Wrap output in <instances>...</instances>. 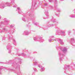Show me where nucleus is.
Instances as JSON below:
<instances>
[{"instance_id":"obj_32","label":"nucleus","mask_w":75,"mask_h":75,"mask_svg":"<svg viewBox=\"0 0 75 75\" xmlns=\"http://www.w3.org/2000/svg\"><path fill=\"white\" fill-rule=\"evenodd\" d=\"M14 27V25H10V27L11 28H12V27Z\"/></svg>"},{"instance_id":"obj_54","label":"nucleus","mask_w":75,"mask_h":75,"mask_svg":"<svg viewBox=\"0 0 75 75\" xmlns=\"http://www.w3.org/2000/svg\"><path fill=\"white\" fill-rule=\"evenodd\" d=\"M26 26H27V27H28V25H26Z\"/></svg>"},{"instance_id":"obj_31","label":"nucleus","mask_w":75,"mask_h":75,"mask_svg":"<svg viewBox=\"0 0 75 75\" xmlns=\"http://www.w3.org/2000/svg\"><path fill=\"white\" fill-rule=\"evenodd\" d=\"M61 48L62 47H56V49H57V50H59V49H60V50H61Z\"/></svg>"},{"instance_id":"obj_12","label":"nucleus","mask_w":75,"mask_h":75,"mask_svg":"<svg viewBox=\"0 0 75 75\" xmlns=\"http://www.w3.org/2000/svg\"><path fill=\"white\" fill-rule=\"evenodd\" d=\"M45 13L46 16V17L43 18V19H46V18H48L49 17V15H48V11L45 10Z\"/></svg>"},{"instance_id":"obj_48","label":"nucleus","mask_w":75,"mask_h":75,"mask_svg":"<svg viewBox=\"0 0 75 75\" xmlns=\"http://www.w3.org/2000/svg\"><path fill=\"white\" fill-rule=\"evenodd\" d=\"M0 33H3V31H0Z\"/></svg>"},{"instance_id":"obj_22","label":"nucleus","mask_w":75,"mask_h":75,"mask_svg":"<svg viewBox=\"0 0 75 75\" xmlns=\"http://www.w3.org/2000/svg\"><path fill=\"white\" fill-rule=\"evenodd\" d=\"M69 17L71 18H75V15H74L73 14H71L69 16Z\"/></svg>"},{"instance_id":"obj_39","label":"nucleus","mask_w":75,"mask_h":75,"mask_svg":"<svg viewBox=\"0 0 75 75\" xmlns=\"http://www.w3.org/2000/svg\"><path fill=\"white\" fill-rule=\"evenodd\" d=\"M18 60H20V61H21V58H18Z\"/></svg>"},{"instance_id":"obj_23","label":"nucleus","mask_w":75,"mask_h":75,"mask_svg":"<svg viewBox=\"0 0 75 75\" xmlns=\"http://www.w3.org/2000/svg\"><path fill=\"white\" fill-rule=\"evenodd\" d=\"M2 30L3 31H4L5 32H6V31H7V29H6L5 27L3 28Z\"/></svg>"},{"instance_id":"obj_3","label":"nucleus","mask_w":75,"mask_h":75,"mask_svg":"<svg viewBox=\"0 0 75 75\" xmlns=\"http://www.w3.org/2000/svg\"><path fill=\"white\" fill-rule=\"evenodd\" d=\"M21 64V61H19V62L17 63H16V62H13L11 64L12 65V68L13 69H20V64Z\"/></svg>"},{"instance_id":"obj_28","label":"nucleus","mask_w":75,"mask_h":75,"mask_svg":"<svg viewBox=\"0 0 75 75\" xmlns=\"http://www.w3.org/2000/svg\"><path fill=\"white\" fill-rule=\"evenodd\" d=\"M59 57H61V56L62 55V56H65L64 54H61V53H59Z\"/></svg>"},{"instance_id":"obj_51","label":"nucleus","mask_w":75,"mask_h":75,"mask_svg":"<svg viewBox=\"0 0 75 75\" xmlns=\"http://www.w3.org/2000/svg\"><path fill=\"white\" fill-rule=\"evenodd\" d=\"M44 30H45L46 29H47V28H46H46H44Z\"/></svg>"},{"instance_id":"obj_45","label":"nucleus","mask_w":75,"mask_h":75,"mask_svg":"<svg viewBox=\"0 0 75 75\" xmlns=\"http://www.w3.org/2000/svg\"><path fill=\"white\" fill-rule=\"evenodd\" d=\"M3 40H5V38H3Z\"/></svg>"},{"instance_id":"obj_27","label":"nucleus","mask_w":75,"mask_h":75,"mask_svg":"<svg viewBox=\"0 0 75 75\" xmlns=\"http://www.w3.org/2000/svg\"><path fill=\"white\" fill-rule=\"evenodd\" d=\"M48 27H53V26H54V25L52 24H50L48 25Z\"/></svg>"},{"instance_id":"obj_36","label":"nucleus","mask_w":75,"mask_h":75,"mask_svg":"<svg viewBox=\"0 0 75 75\" xmlns=\"http://www.w3.org/2000/svg\"><path fill=\"white\" fill-rule=\"evenodd\" d=\"M55 15L56 16H58V17H59V15L58 14H57V13H56Z\"/></svg>"},{"instance_id":"obj_50","label":"nucleus","mask_w":75,"mask_h":75,"mask_svg":"<svg viewBox=\"0 0 75 75\" xmlns=\"http://www.w3.org/2000/svg\"><path fill=\"white\" fill-rule=\"evenodd\" d=\"M73 31H75V29H73Z\"/></svg>"},{"instance_id":"obj_8","label":"nucleus","mask_w":75,"mask_h":75,"mask_svg":"<svg viewBox=\"0 0 75 75\" xmlns=\"http://www.w3.org/2000/svg\"><path fill=\"white\" fill-rule=\"evenodd\" d=\"M4 22H1L0 23V24H5V25H7V24H8V21L6 18L4 19Z\"/></svg>"},{"instance_id":"obj_44","label":"nucleus","mask_w":75,"mask_h":75,"mask_svg":"<svg viewBox=\"0 0 75 75\" xmlns=\"http://www.w3.org/2000/svg\"><path fill=\"white\" fill-rule=\"evenodd\" d=\"M2 27V26H1V25H0V28H1Z\"/></svg>"},{"instance_id":"obj_18","label":"nucleus","mask_w":75,"mask_h":75,"mask_svg":"<svg viewBox=\"0 0 75 75\" xmlns=\"http://www.w3.org/2000/svg\"><path fill=\"white\" fill-rule=\"evenodd\" d=\"M62 51L64 53L66 52L67 51V49L65 47H64L62 50Z\"/></svg>"},{"instance_id":"obj_14","label":"nucleus","mask_w":75,"mask_h":75,"mask_svg":"<svg viewBox=\"0 0 75 75\" xmlns=\"http://www.w3.org/2000/svg\"><path fill=\"white\" fill-rule=\"evenodd\" d=\"M64 69L65 70V71H67L68 70H69V66L66 65L65 66Z\"/></svg>"},{"instance_id":"obj_11","label":"nucleus","mask_w":75,"mask_h":75,"mask_svg":"<svg viewBox=\"0 0 75 75\" xmlns=\"http://www.w3.org/2000/svg\"><path fill=\"white\" fill-rule=\"evenodd\" d=\"M57 41L59 43L61 44V45H64V42H63V40L61 39H58Z\"/></svg>"},{"instance_id":"obj_38","label":"nucleus","mask_w":75,"mask_h":75,"mask_svg":"<svg viewBox=\"0 0 75 75\" xmlns=\"http://www.w3.org/2000/svg\"><path fill=\"white\" fill-rule=\"evenodd\" d=\"M49 2H52V0H49Z\"/></svg>"},{"instance_id":"obj_9","label":"nucleus","mask_w":75,"mask_h":75,"mask_svg":"<svg viewBox=\"0 0 75 75\" xmlns=\"http://www.w3.org/2000/svg\"><path fill=\"white\" fill-rule=\"evenodd\" d=\"M54 7L55 10L56 11H57V12H61V9L60 8H58V5H54Z\"/></svg>"},{"instance_id":"obj_41","label":"nucleus","mask_w":75,"mask_h":75,"mask_svg":"<svg viewBox=\"0 0 75 75\" xmlns=\"http://www.w3.org/2000/svg\"><path fill=\"white\" fill-rule=\"evenodd\" d=\"M13 7H17V6L16 5H14L13 6Z\"/></svg>"},{"instance_id":"obj_53","label":"nucleus","mask_w":75,"mask_h":75,"mask_svg":"<svg viewBox=\"0 0 75 75\" xmlns=\"http://www.w3.org/2000/svg\"><path fill=\"white\" fill-rule=\"evenodd\" d=\"M1 74V72H0V74Z\"/></svg>"},{"instance_id":"obj_25","label":"nucleus","mask_w":75,"mask_h":75,"mask_svg":"<svg viewBox=\"0 0 75 75\" xmlns=\"http://www.w3.org/2000/svg\"><path fill=\"white\" fill-rule=\"evenodd\" d=\"M13 44L16 45V40H15L13 39Z\"/></svg>"},{"instance_id":"obj_20","label":"nucleus","mask_w":75,"mask_h":75,"mask_svg":"<svg viewBox=\"0 0 75 75\" xmlns=\"http://www.w3.org/2000/svg\"><path fill=\"white\" fill-rule=\"evenodd\" d=\"M16 73L18 75H22V73H21L20 70Z\"/></svg>"},{"instance_id":"obj_29","label":"nucleus","mask_w":75,"mask_h":75,"mask_svg":"<svg viewBox=\"0 0 75 75\" xmlns=\"http://www.w3.org/2000/svg\"><path fill=\"white\" fill-rule=\"evenodd\" d=\"M71 41L72 42H75V40H74V38H72L71 39Z\"/></svg>"},{"instance_id":"obj_46","label":"nucleus","mask_w":75,"mask_h":75,"mask_svg":"<svg viewBox=\"0 0 75 75\" xmlns=\"http://www.w3.org/2000/svg\"><path fill=\"white\" fill-rule=\"evenodd\" d=\"M16 51L17 52V51H18V49L16 50Z\"/></svg>"},{"instance_id":"obj_6","label":"nucleus","mask_w":75,"mask_h":75,"mask_svg":"<svg viewBox=\"0 0 75 75\" xmlns=\"http://www.w3.org/2000/svg\"><path fill=\"white\" fill-rule=\"evenodd\" d=\"M51 21H52L53 23H55V24L56 25H57L58 24H59V21H57L54 18V17H52V19H51Z\"/></svg>"},{"instance_id":"obj_37","label":"nucleus","mask_w":75,"mask_h":75,"mask_svg":"<svg viewBox=\"0 0 75 75\" xmlns=\"http://www.w3.org/2000/svg\"><path fill=\"white\" fill-rule=\"evenodd\" d=\"M9 40H10L11 39H12V38H11L10 36H9Z\"/></svg>"},{"instance_id":"obj_4","label":"nucleus","mask_w":75,"mask_h":75,"mask_svg":"<svg viewBox=\"0 0 75 75\" xmlns=\"http://www.w3.org/2000/svg\"><path fill=\"white\" fill-rule=\"evenodd\" d=\"M11 6V4H10L8 2L6 3L3 2L1 4H0V7H1L2 9V8H4L5 7H7V6L10 7Z\"/></svg>"},{"instance_id":"obj_7","label":"nucleus","mask_w":75,"mask_h":75,"mask_svg":"<svg viewBox=\"0 0 75 75\" xmlns=\"http://www.w3.org/2000/svg\"><path fill=\"white\" fill-rule=\"evenodd\" d=\"M6 48L7 50H9L8 51V53L9 54H11V50L10 49H11V48H12V47H11V46L10 44H9L8 45V46L6 47Z\"/></svg>"},{"instance_id":"obj_26","label":"nucleus","mask_w":75,"mask_h":75,"mask_svg":"<svg viewBox=\"0 0 75 75\" xmlns=\"http://www.w3.org/2000/svg\"><path fill=\"white\" fill-rule=\"evenodd\" d=\"M33 39L35 41H38V39L37 38V37H35Z\"/></svg>"},{"instance_id":"obj_55","label":"nucleus","mask_w":75,"mask_h":75,"mask_svg":"<svg viewBox=\"0 0 75 75\" xmlns=\"http://www.w3.org/2000/svg\"><path fill=\"white\" fill-rule=\"evenodd\" d=\"M47 28V27H46V28Z\"/></svg>"},{"instance_id":"obj_30","label":"nucleus","mask_w":75,"mask_h":75,"mask_svg":"<svg viewBox=\"0 0 75 75\" xmlns=\"http://www.w3.org/2000/svg\"><path fill=\"white\" fill-rule=\"evenodd\" d=\"M11 4H12L13 5L15 4V3H14V0L12 1H11Z\"/></svg>"},{"instance_id":"obj_49","label":"nucleus","mask_w":75,"mask_h":75,"mask_svg":"<svg viewBox=\"0 0 75 75\" xmlns=\"http://www.w3.org/2000/svg\"><path fill=\"white\" fill-rule=\"evenodd\" d=\"M75 9L73 11V12H75Z\"/></svg>"},{"instance_id":"obj_42","label":"nucleus","mask_w":75,"mask_h":75,"mask_svg":"<svg viewBox=\"0 0 75 75\" xmlns=\"http://www.w3.org/2000/svg\"><path fill=\"white\" fill-rule=\"evenodd\" d=\"M36 53H37V52H33V54H35Z\"/></svg>"},{"instance_id":"obj_16","label":"nucleus","mask_w":75,"mask_h":75,"mask_svg":"<svg viewBox=\"0 0 75 75\" xmlns=\"http://www.w3.org/2000/svg\"><path fill=\"white\" fill-rule=\"evenodd\" d=\"M17 10H18V13L19 14H22V11H21V10L20 8L18 7L17 8Z\"/></svg>"},{"instance_id":"obj_21","label":"nucleus","mask_w":75,"mask_h":75,"mask_svg":"<svg viewBox=\"0 0 75 75\" xmlns=\"http://www.w3.org/2000/svg\"><path fill=\"white\" fill-rule=\"evenodd\" d=\"M22 55L23 57H24L25 56H26V54H25L24 53H22V54H18V56H21Z\"/></svg>"},{"instance_id":"obj_13","label":"nucleus","mask_w":75,"mask_h":75,"mask_svg":"<svg viewBox=\"0 0 75 75\" xmlns=\"http://www.w3.org/2000/svg\"><path fill=\"white\" fill-rule=\"evenodd\" d=\"M52 38H54V36H52L50 37V38L48 40L49 41V42H51L52 41H53L54 40H55V41L56 40H54V39H52Z\"/></svg>"},{"instance_id":"obj_52","label":"nucleus","mask_w":75,"mask_h":75,"mask_svg":"<svg viewBox=\"0 0 75 75\" xmlns=\"http://www.w3.org/2000/svg\"><path fill=\"white\" fill-rule=\"evenodd\" d=\"M60 1H64V0H60Z\"/></svg>"},{"instance_id":"obj_35","label":"nucleus","mask_w":75,"mask_h":75,"mask_svg":"<svg viewBox=\"0 0 75 75\" xmlns=\"http://www.w3.org/2000/svg\"><path fill=\"white\" fill-rule=\"evenodd\" d=\"M54 3H55V4L57 3V0H54Z\"/></svg>"},{"instance_id":"obj_5","label":"nucleus","mask_w":75,"mask_h":75,"mask_svg":"<svg viewBox=\"0 0 75 75\" xmlns=\"http://www.w3.org/2000/svg\"><path fill=\"white\" fill-rule=\"evenodd\" d=\"M38 62L37 61V60L34 59L33 60V70L35 71V72H37V69L35 68V67L37 64H38Z\"/></svg>"},{"instance_id":"obj_2","label":"nucleus","mask_w":75,"mask_h":75,"mask_svg":"<svg viewBox=\"0 0 75 75\" xmlns=\"http://www.w3.org/2000/svg\"><path fill=\"white\" fill-rule=\"evenodd\" d=\"M55 28L57 30L56 35H64V36L65 35V31H62L60 30L59 28L57 26H55Z\"/></svg>"},{"instance_id":"obj_43","label":"nucleus","mask_w":75,"mask_h":75,"mask_svg":"<svg viewBox=\"0 0 75 75\" xmlns=\"http://www.w3.org/2000/svg\"><path fill=\"white\" fill-rule=\"evenodd\" d=\"M47 4L45 3V6H47Z\"/></svg>"},{"instance_id":"obj_1","label":"nucleus","mask_w":75,"mask_h":75,"mask_svg":"<svg viewBox=\"0 0 75 75\" xmlns=\"http://www.w3.org/2000/svg\"><path fill=\"white\" fill-rule=\"evenodd\" d=\"M29 18H25V17H24L22 18V20L25 22H28V21H30V20H32V22L34 25H38V26L39 24L38 23H35V16L34 15L30 13L29 14Z\"/></svg>"},{"instance_id":"obj_19","label":"nucleus","mask_w":75,"mask_h":75,"mask_svg":"<svg viewBox=\"0 0 75 75\" xmlns=\"http://www.w3.org/2000/svg\"><path fill=\"white\" fill-rule=\"evenodd\" d=\"M33 4L32 6V8H33L34 9H35V4L36 3L35 2L33 3L32 2Z\"/></svg>"},{"instance_id":"obj_34","label":"nucleus","mask_w":75,"mask_h":75,"mask_svg":"<svg viewBox=\"0 0 75 75\" xmlns=\"http://www.w3.org/2000/svg\"><path fill=\"white\" fill-rule=\"evenodd\" d=\"M60 61H62V57H60Z\"/></svg>"},{"instance_id":"obj_15","label":"nucleus","mask_w":75,"mask_h":75,"mask_svg":"<svg viewBox=\"0 0 75 75\" xmlns=\"http://www.w3.org/2000/svg\"><path fill=\"white\" fill-rule=\"evenodd\" d=\"M30 33L28 32L27 30L24 31L23 33L22 34L23 35H28L30 34Z\"/></svg>"},{"instance_id":"obj_17","label":"nucleus","mask_w":75,"mask_h":75,"mask_svg":"<svg viewBox=\"0 0 75 75\" xmlns=\"http://www.w3.org/2000/svg\"><path fill=\"white\" fill-rule=\"evenodd\" d=\"M38 41L40 42H42L43 41V40L42 39V37H40L39 38Z\"/></svg>"},{"instance_id":"obj_24","label":"nucleus","mask_w":75,"mask_h":75,"mask_svg":"<svg viewBox=\"0 0 75 75\" xmlns=\"http://www.w3.org/2000/svg\"><path fill=\"white\" fill-rule=\"evenodd\" d=\"M48 8H49V9H51V10H52V9H53V8L52 6H51V5H50L49 7H48Z\"/></svg>"},{"instance_id":"obj_10","label":"nucleus","mask_w":75,"mask_h":75,"mask_svg":"<svg viewBox=\"0 0 75 75\" xmlns=\"http://www.w3.org/2000/svg\"><path fill=\"white\" fill-rule=\"evenodd\" d=\"M38 67L40 68V71H41V72L44 71V70H45V67H43L41 65H38Z\"/></svg>"},{"instance_id":"obj_33","label":"nucleus","mask_w":75,"mask_h":75,"mask_svg":"<svg viewBox=\"0 0 75 75\" xmlns=\"http://www.w3.org/2000/svg\"><path fill=\"white\" fill-rule=\"evenodd\" d=\"M3 68H4V67H3V66L0 67V71H1V69H3Z\"/></svg>"},{"instance_id":"obj_47","label":"nucleus","mask_w":75,"mask_h":75,"mask_svg":"<svg viewBox=\"0 0 75 75\" xmlns=\"http://www.w3.org/2000/svg\"><path fill=\"white\" fill-rule=\"evenodd\" d=\"M1 16H0V19H1Z\"/></svg>"},{"instance_id":"obj_40","label":"nucleus","mask_w":75,"mask_h":75,"mask_svg":"<svg viewBox=\"0 0 75 75\" xmlns=\"http://www.w3.org/2000/svg\"><path fill=\"white\" fill-rule=\"evenodd\" d=\"M70 33H71V31H69L68 32V35H69V34H70Z\"/></svg>"}]
</instances>
